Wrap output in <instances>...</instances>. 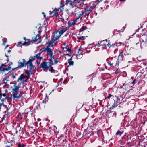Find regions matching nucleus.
<instances>
[{"instance_id":"nucleus-2","label":"nucleus","mask_w":147,"mask_h":147,"mask_svg":"<svg viewBox=\"0 0 147 147\" xmlns=\"http://www.w3.org/2000/svg\"><path fill=\"white\" fill-rule=\"evenodd\" d=\"M7 99V100L12 99L11 97H9V95L8 92L6 90L2 91H0V99L3 102L5 99Z\"/></svg>"},{"instance_id":"nucleus-54","label":"nucleus","mask_w":147,"mask_h":147,"mask_svg":"<svg viewBox=\"0 0 147 147\" xmlns=\"http://www.w3.org/2000/svg\"><path fill=\"white\" fill-rule=\"evenodd\" d=\"M22 42H19L17 43V46L18 47L21 46L22 45Z\"/></svg>"},{"instance_id":"nucleus-20","label":"nucleus","mask_w":147,"mask_h":147,"mask_svg":"<svg viewBox=\"0 0 147 147\" xmlns=\"http://www.w3.org/2000/svg\"><path fill=\"white\" fill-rule=\"evenodd\" d=\"M42 53V52L40 51V52L37 54H36L35 55V57L36 58V59H39V60H41L42 59H43V57H40V54Z\"/></svg>"},{"instance_id":"nucleus-49","label":"nucleus","mask_w":147,"mask_h":147,"mask_svg":"<svg viewBox=\"0 0 147 147\" xmlns=\"http://www.w3.org/2000/svg\"><path fill=\"white\" fill-rule=\"evenodd\" d=\"M108 64L111 67H113V62H111L110 61H109L108 62Z\"/></svg>"},{"instance_id":"nucleus-9","label":"nucleus","mask_w":147,"mask_h":147,"mask_svg":"<svg viewBox=\"0 0 147 147\" xmlns=\"http://www.w3.org/2000/svg\"><path fill=\"white\" fill-rule=\"evenodd\" d=\"M107 43V39L103 40L100 42H98L97 44H96L95 46H97V47H100L101 46L106 45V44Z\"/></svg>"},{"instance_id":"nucleus-28","label":"nucleus","mask_w":147,"mask_h":147,"mask_svg":"<svg viewBox=\"0 0 147 147\" xmlns=\"http://www.w3.org/2000/svg\"><path fill=\"white\" fill-rule=\"evenodd\" d=\"M4 67H6V65L4 64H2L1 66H0V72L3 73V70Z\"/></svg>"},{"instance_id":"nucleus-63","label":"nucleus","mask_w":147,"mask_h":147,"mask_svg":"<svg viewBox=\"0 0 147 147\" xmlns=\"http://www.w3.org/2000/svg\"><path fill=\"white\" fill-rule=\"evenodd\" d=\"M123 30H118L117 31V32H118L119 33L120 32H123Z\"/></svg>"},{"instance_id":"nucleus-3","label":"nucleus","mask_w":147,"mask_h":147,"mask_svg":"<svg viewBox=\"0 0 147 147\" xmlns=\"http://www.w3.org/2000/svg\"><path fill=\"white\" fill-rule=\"evenodd\" d=\"M13 140V138H12V135L9 136L8 141L6 142L5 141V143L6 144L5 147L15 146L16 143V142Z\"/></svg>"},{"instance_id":"nucleus-8","label":"nucleus","mask_w":147,"mask_h":147,"mask_svg":"<svg viewBox=\"0 0 147 147\" xmlns=\"http://www.w3.org/2000/svg\"><path fill=\"white\" fill-rule=\"evenodd\" d=\"M126 54L123 51L121 52L118 56V59H117V62L118 63H119V60L122 61L123 59V57H124V56H126Z\"/></svg>"},{"instance_id":"nucleus-64","label":"nucleus","mask_w":147,"mask_h":147,"mask_svg":"<svg viewBox=\"0 0 147 147\" xmlns=\"http://www.w3.org/2000/svg\"><path fill=\"white\" fill-rule=\"evenodd\" d=\"M46 99L45 100H44L42 101V103H46Z\"/></svg>"},{"instance_id":"nucleus-61","label":"nucleus","mask_w":147,"mask_h":147,"mask_svg":"<svg viewBox=\"0 0 147 147\" xmlns=\"http://www.w3.org/2000/svg\"><path fill=\"white\" fill-rule=\"evenodd\" d=\"M30 75H28V76L25 75V78H26L28 80L30 78Z\"/></svg>"},{"instance_id":"nucleus-57","label":"nucleus","mask_w":147,"mask_h":147,"mask_svg":"<svg viewBox=\"0 0 147 147\" xmlns=\"http://www.w3.org/2000/svg\"><path fill=\"white\" fill-rule=\"evenodd\" d=\"M5 67H4L3 70V72L5 71H8L9 70V68L7 67L5 68Z\"/></svg>"},{"instance_id":"nucleus-27","label":"nucleus","mask_w":147,"mask_h":147,"mask_svg":"<svg viewBox=\"0 0 147 147\" xmlns=\"http://www.w3.org/2000/svg\"><path fill=\"white\" fill-rule=\"evenodd\" d=\"M68 63L70 66H71L74 65V62L72 61V58L68 60Z\"/></svg>"},{"instance_id":"nucleus-58","label":"nucleus","mask_w":147,"mask_h":147,"mask_svg":"<svg viewBox=\"0 0 147 147\" xmlns=\"http://www.w3.org/2000/svg\"><path fill=\"white\" fill-rule=\"evenodd\" d=\"M50 47V46H49V45H47L46 46V47L45 48L46 49V51H47V50H48L49 49H51L49 48Z\"/></svg>"},{"instance_id":"nucleus-62","label":"nucleus","mask_w":147,"mask_h":147,"mask_svg":"<svg viewBox=\"0 0 147 147\" xmlns=\"http://www.w3.org/2000/svg\"><path fill=\"white\" fill-rule=\"evenodd\" d=\"M65 51L66 52L68 51L69 52H71V50L70 49L68 48V49H67V50H65Z\"/></svg>"},{"instance_id":"nucleus-30","label":"nucleus","mask_w":147,"mask_h":147,"mask_svg":"<svg viewBox=\"0 0 147 147\" xmlns=\"http://www.w3.org/2000/svg\"><path fill=\"white\" fill-rule=\"evenodd\" d=\"M83 17H84V16H83L82 14V11L80 12H79V14L78 15V16L76 19L77 20L79 19L80 18H81Z\"/></svg>"},{"instance_id":"nucleus-45","label":"nucleus","mask_w":147,"mask_h":147,"mask_svg":"<svg viewBox=\"0 0 147 147\" xmlns=\"http://www.w3.org/2000/svg\"><path fill=\"white\" fill-rule=\"evenodd\" d=\"M77 38L79 40H84L85 38V37L83 36H82L80 37H77Z\"/></svg>"},{"instance_id":"nucleus-15","label":"nucleus","mask_w":147,"mask_h":147,"mask_svg":"<svg viewBox=\"0 0 147 147\" xmlns=\"http://www.w3.org/2000/svg\"><path fill=\"white\" fill-rule=\"evenodd\" d=\"M77 20L76 19L74 20H71V21H69L68 22V25L69 28L72 25H74L75 24V22L77 21Z\"/></svg>"},{"instance_id":"nucleus-12","label":"nucleus","mask_w":147,"mask_h":147,"mask_svg":"<svg viewBox=\"0 0 147 147\" xmlns=\"http://www.w3.org/2000/svg\"><path fill=\"white\" fill-rule=\"evenodd\" d=\"M36 59V58L35 56L34 57H31L30 59L28 61H27L29 65V66H34L32 65V62L33 61L35 60Z\"/></svg>"},{"instance_id":"nucleus-42","label":"nucleus","mask_w":147,"mask_h":147,"mask_svg":"<svg viewBox=\"0 0 147 147\" xmlns=\"http://www.w3.org/2000/svg\"><path fill=\"white\" fill-rule=\"evenodd\" d=\"M118 105L114 103L112 105V106L110 107V109H113L115 107H116Z\"/></svg>"},{"instance_id":"nucleus-41","label":"nucleus","mask_w":147,"mask_h":147,"mask_svg":"<svg viewBox=\"0 0 147 147\" xmlns=\"http://www.w3.org/2000/svg\"><path fill=\"white\" fill-rule=\"evenodd\" d=\"M111 110H112V109H110V107L109 109L106 112V114L108 115L110 113H111Z\"/></svg>"},{"instance_id":"nucleus-38","label":"nucleus","mask_w":147,"mask_h":147,"mask_svg":"<svg viewBox=\"0 0 147 147\" xmlns=\"http://www.w3.org/2000/svg\"><path fill=\"white\" fill-rule=\"evenodd\" d=\"M12 104L10 103L8 106L9 108L7 109V111L8 112H11V111L10 110Z\"/></svg>"},{"instance_id":"nucleus-7","label":"nucleus","mask_w":147,"mask_h":147,"mask_svg":"<svg viewBox=\"0 0 147 147\" xmlns=\"http://www.w3.org/2000/svg\"><path fill=\"white\" fill-rule=\"evenodd\" d=\"M59 9L55 8L52 11H49V14L50 15H51L52 16H55L57 17L59 16L58 14Z\"/></svg>"},{"instance_id":"nucleus-23","label":"nucleus","mask_w":147,"mask_h":147,"mask_svg":"<svg viewBox=\"0 0 147 147\" xmlns=\"http://www.w3.org/2000/svg\"><path fill=\"white\" fill-rule=\"evenodd\" d=\"M92 10V8L91 7H88L85 9V11H86V13H89V14Z\"/></svg>"},{"instance_id":"nucleus-21","label":"nucleus","mask_w":147,"mask_h":147,"mask_svg":"<svg viewBox=\"0 0 147 147\" xmlns=\"http://www.w3.org/2000/svg\"><path fill=\"white\" fill-rule=\"evenodd\" d=\"M64 2V0H61L60 3V6L59 9L60 10V11H61L62 10L64 9L63 7L64 6V5L63 4Z\"/></svg>"},{"instance_id":"nucleus-55","label":"nucleus","mask_w":147,"mask_h":147,"mask_svg":"<svg viewBox=\"0 0 147 147\" xmlns=\"http://www.w3.org/2000/svg\"><path fill=\"white\" fill-rule=\"evenodd\" d=\"M53 44V42H52L51 40L49 41L47 43V45H49V46H50L51 45Z\"/></svg>"},{"instance_id":"nucleus-47","label":"nucleus","mask_w":147,"mask_h":147,"mask_svg":"<svg viewBox=\"0 0 147 147\" xmlns=\"http://www.w3.org/2000/svg\"><path fill=\"white\" fill-rule=\"evenodd\" d=\"M138 81L136 79H135L133 81L131 82V83L133 84V85L135 84H136Z\"/></svg>"},{"instance_id":"nucleus-34","label":"nucleus","mask_w":147,"mask_h":147,"mask_svg":"<svg viewBox=\"0 0 147 147\" xmlns=\"http://www.w3.org/2000/svg\"><path fill=\"white\" fill-rule=\"evenodd\" d=\"M124 131L121 130V131H119L118 130L116 133V135H118V136H121L123 133Z\"/></svg>"},{"instance_id":"nucleus-26","label":"nucleus","mask_w":147,"mask_h":147,"mask_svg":"<svg viewBox=\"0 0 147 147\" xmlns=\"http://www.w3.org/2000/svg\"><path fill=\"white\" fill-rule=\"evenodd\" d=\"M24 78H25V75L23 74H21L20 76L18 78V81L19 80L22 81L23 79H24Z\"/></svg>"},{"instance_id":"nucleus-14","label":"nucleus","mask_w":147,"mask_h":147,"mask_svg":"<svg viewBox=\"0 0 147 147\" xmlns=\"http://www.w3.org/2000/svg\"><path fill=\"white\" fill-rule=\"evenodd\" d=\"M140 39L142 40L143 42H146L147 41V35L144 34L142 35L140 37Z\"/></svg>"},{"instance_id":"nucleus-39","label":"nucleus","mask_w":147,"mask_h":147,"mask_svg":"<svg viewBox=\"0 0 147 147\" xmlns=\"http://www.w3.org/2000/svg\"><path fill=\"white\" fill-rule=\"evenodd\" d=\"M55 35V34H54ZM55 38L56 40H57L59 38V37H60L61 35H60V34H59L58 35L55 34Z\"/></svg>"},{"instance_id":"nucleus-52","label":"nucleus","mask_w":147,"mask_h":147,"mask_svg":"<svg viewBox=\"0 0 147 147\" xmlns=\"http://www.w3.org/2000/svg\"><path fill=\"white\" fill-rule=\"evenodd\" d=\"M123 138H125V140H126L127 141H128V140L129 138H128V136H126L125 135H124V136L123 137Z\"/></svg>"},{"instance_id":"nucleus-33","label":"nucleus","mask_w":147,"mask_h":147,"mask_svg":"<svg viewBox=\"0 0 147 147\" xmlns=\"http://www.w3.org/2000/svg\"><path fill=\"white\" fill-rule=\"evenodd\" d=\"M82 14L83 16L84 17H86V16H88L89 15V13H86L85 11H82Z\"/></svg>"},{"instance_id":"nucleus-59","label":"nucleus","mask_w":147,"mask_h":147,"mask_svg":"<svg viewBox=\"0 0 147 147\" xmlns=\"http://www.w3.org/2000/svg\"><path fill=\"white\" fill-rule=\"evenodd\" d=\"M100 1L99 0H96L95 1V4L96 5V4H98Z\"/></svg>"},{"instance_id":"nucleus-40","label":"nucleus","mask_w":147,"mask_h":147,"mask_svg":"<svg viewBox=\"0 0 147 147\" xmlns=\"http://www.w3.org/2000/svg\"><path fill=\"white\" fill-rule=\"evenodd\" d=\"M7 39L5 38H4L2 39L3 41V45H5V43L7 42Z\"/></svg>"},{"instance_id":"nucleus-46","label":"nucleus","mask_w":147,"mask_h":147,"mask_svg":"<svg viewBox=\"0 0 147 147\" xmlns=\"http://www.w3.org/2000/svg\"><path fill=\"white\" fill-rule=\"evenodd\" d=\"M121 45V42H118V40H117L116 42V45L117 46H119Z\"/></svg>"},{"instance_id":"nucleus-25","label":"nucleus","mask_w":147,"mask_h":147,"mask_svg":"<svg viewBox=\"0 0 147 147\" xmlns=\"http://www.w3.org/2000/svg\"><path fill=\"white\" fill-rule=\"evenodd\" d=\"M16 144L15 146H17L18 147H25V145L22 144L20 142L18 143L17 142H16Z\"/></svg>"},{"instance_id":"nucleus-11","label":"nucleus","mask_w":147,"mask_h":147,"mask_svg":"<svg viewBox=\"0 0 147 147\" xmlns=\"http://www.w3.org/2000/svg\"><path fill=\"white\" fill-rule=\"evenodd\" d=\"M29 67V70L24 69V71L27 75H30L32 74V69L34 68V66H28Z\"/></svg>"},{"instance_id":"nucleus-22","label":"nucleus","mask_w":147,"mask_h":147,"mask_svg":"<svg viewBox=\"0 0 147 147\" xmlns=\"http://www.w3.org/2000/svg\"><path fill=\"white\" fill-rule=\"evenodd\" d=\"M13 95V99H18V92H15L12 93Z\"/></svg>"},{"instance_id":"nucleus-36","label":"nucleus","mask_w":147,"mask_h":147,"mask_svg":"<svg viewBox=\"0 0 147 147\" xmlns=\"http://www.w3.org/2000/svg\"><path fill=\"white\" fill-rule=\"evenodd\" d=\"M90 133V131H89L87 129H86L84 131V134H85V136L88 135H89V134Z\"/></svg>"},{"instance_id":"nucleus-50","label":"nucleus","mask_w":147,"mask_h":147,"mask_svg":"<svg viewBox=\"0 0 147 147\" xmlns=\"http://www.w3.org/2000/svg\"><path fill=\"white\" fill-rule=\"evenodd\" d=\"M46 50V49L45 47H43L42 48V49H40V51L42 52H42H45Z\"/></svg>"},{"instance_id":"nucleus-48","label":"nucleus","mask_w":147,"mask_h":147,"mask_svg":"<svg viewBox=\"0 0 147 147\" xmlns=\"http://www.w3.org/2000/svg\"><path fill=\"white\" fill-rule=\"evenodd\" d=\"M107 42H108V43L106 44V45H107L108 47H109V48H110L111 47L112 45H111L110 42L109 41H108Z\"/></svg>"},{"instance_id":"nucleus-53","label":"nucleus","mask_w":147,"mask_h":147,"mask_svg":"<svg viewBox=\"0 0 147 147\" xmlns=\"http://www.w3.org/2000/svg\"><path fill=\"white\" fill-rule=\"evenodd\" d=\"M51 42L53 43L56 40L55 38V36H54L53 38H52L51 40Z\"/></svg>"},{"instance_id":"nucleus-17","label":"nucleus","mask_w":147,"mask_h":147,"mask_svg":"<svg viewBox=\"0 0 147 147\" xmlns=\"http://www.w3.org/2000/svg\"><path fill=\"white\" fill-rule=\"evenodd\" d=\"M40 37L39 36L38 34L36 35L35 36L32 37V43H33L34 42L36 41L38 39L40 38Z\"/></svg>"},{"instance_id":"nucleus-19","label":"nucleus","mask_w":147,"mask_h":147,"mask_svg":"<svg viewBox=\"0 0 147 147\" xmlns=\"http://www.w3.org/2000/svg\"><path fill=\"white\" fill-rule=\"evenodd\" d=\"M66 3L67 5L68 4H69L71 6H73L75 5L74 2L72 1L71 0H66Z\"/></svg>"},{"instance_id":"nucleus-24","label":"nucleus","mask_w":147,"mask_h":147,"mask_svg":"<svg viewBox=\"0 0 147 147\" xmlns=\"http://www.w3.org/2000/svg\"><path fill=\"white\" fill-rule=\"evenodd\" d=\"M111 62H113V67H118L119 65V63H118L117 62V59L116 61L115 59L114 61H112Z\"/></svg>"},{"instance_id":"nucleus-32","label":"nucleus","mask_w":147,"mask_h":147,"mask_svg":"<svg viewBox=\"0 0 147 147\" xmlns=\"http://www.w3.org/2000/svg\"><path fill=\"white\" fill-rule=\"evenodd\" d=\"M3 84H4V86H6L9 85V84L7 83V81H9L8 80L5 79V80H3Z\"/></svg>"},{"instance_id":"nucleus-13","label":"nucleus","mask_w":147,"mask_h":147,"mask_svg":"<svg viewBox=\"0 0 147 147\" xmlns=\"http://www.w3.org/2000/svg\"><path fill=\"white\" fill-rule=\"evenodd\" d=\"M19 89V87L16 84L13 85V88L11 90V92H18Z\"/></svg>"},{"instance_id":"nucleus-18","label":"nucleus","mask_w":147,"mask_h":147,"mask_svg":"<svg viewBox=\"0 0 147 147\" xmlns=\"http://www.w3.org/2000/svg\"><path fill=\"white\" fill-rule=\"evenodd\" d=\"M47 51V55H49L50 57H54L53 55V50L51 49H49Z\"/></svg>"},{"instance_id":"nucleus-5","label":"nucleus","mask_w":147,"mask_h":147,"mask_svg":"<svg viewBox=\"0 0 147 147\" xmlns=\"http://www.w3.org/2000/svg\"><path fill=\"white\" fill-rule=\"evenodd\" d=\"M111 97L114 100V103L116 104L117 105H119L120 104L121 102L119 99L118 97L117 96H114L109 93L108 96L107 98L105 97V99H110V98Z\"/></svg>"},{"instance_id":"nucleus-43","label":"nucleus","mask_w":147,"mask_h":147,"mask_svg":"<svg viewBox=\"0 0 147 147\" xmlns=\"http://www.w3.org/2000/svg\"><path fill=\"white\" fill-rule=\"evenodd\" d=\"M24 113H22V114H20V113L18 115V118L19 119H21L22 117V115H24Z\"/></svg>"},{"instance_id":"nucleus-29","label":"nucleus","mask_w":147,"mask_h":147,"mask_svg":"<svg viewBox=\"0 0 147 147\" xmlns=\"http://www.w3.org/2000/svg\"><path fill=\"white\" fill-rule=\"evenodd\" d=\"M87 29V27L86 26H83L79 30V32H81L84 31Z\"/></svg>"},{"instance_id":"nucleus-51","label":"nucleus","mask_w":147,"mask_h":147,"mask_svg":"<svg viewBox=\"0 0 147 147\" xmlns=\"http://www.w3.org/2000/svg\"><path fill=\"white\" fill-rule=\"evenodd\" d=\"M125 141L124 140H123H123L121 142V144L122 145H124L125 144Z\"/></svg>"},{"instance_id":"nucleus-56","label":"nucleus","mask_w":147,"mask_h":147,"mask_svg":"<svg viewBox=\"0 0 147 147\" xmlns=\"http://www.w3.org/2000/svg\"><path fill=\"white\" fill-rule=\"evenodd\" d=\"M80 0H74V2L75 5L76 4V3H78L80 2Z\"/></svg>"},{"instance_id":"nucleus-44","label":"nucleus","mask_w":147,"mask_h":147,"mask_svg":"<svg viewBox=\"0 0 147 147\" xmlns=\"http://www.w3.org/2000/svg\"><path fill=\"white\" fill-rule=\"evenodd\" d=\"M24 94L23 92H20V94L18 95V99H20V98L22 97V95Z\"/></svg>"},{"instance_id":"nucleus-60","label":"nucleus","mask_w":147,"mask_h":147,"mask_svg":"<svg viewBox=\"0 0 147 147\" xmlns=\"http://www.w3.org/2000/svg\"><path fill=\"white\" fill-rule=\"evenodd\" d=\"M7 114L6 115H7L8 117L9 115L11 114L12 112H8V111H7Z\"/></svg>"},{"instance_id":"nucleus-31","label":"nucleus","mask_w":147,"mask_h":147,"mask_svg":"<svg viewBox=\"0 0 147 147\" xmlns=\"http://www.w3.org/2000/svg\"><path fill=\"white\" fill-rule=\"evenodd\" d=\"M7 115H4L3 117L2 118V120L0 121V122L1 123L2 122V121H3V120L5 121V120L7 118Z\"/></svg>"},{"instance_id":"nucleus-1","label":"nucleus","mask_w":147,"mask_h":147,"mask_svg":"<svg viewBox=\"0 0 147 147\" xmlns=\"http://www.w3.org/2000/svg\"><path fill=\"white\" fill-rule=\"evenodd\" d=\"M59 59H55L53 57H50L49 59H47V62L44 61L41 63L40 65V67L45 66V65L48 66H53L54 65L57 64L59 62Z\"/></svg>"},{"instance_id":"nucleus-37","label":"nucleus","mask_w":147,"mask_h":147,"mask_svg":"<svg viewBox=\"0 0 147 147\" xmlns=\"http://www.w3.org/2000/svg\"><path fill=\"white\" fill-rule=\"evenodd\" d=\"M140 40L139 39L138 40V42H135V43H136V47L140 46L142 48L141 45H140Z\"/></svg>"},{"instance_id":"nucleus-4","label":"nucleus","mask_w":147,"mask_h":147,"mask_svg":"<svg viewBox=\"0 0 147 147\" xmlns=\"http://www.w3.org/2000/svg\"><path fill=\"white\" fill-rule=\"evenodd\" d=\"M22 60L23 61V62H18V66L17 67L14 68H12V70H18L20 68H21L24 67V66H26V65H27V68L28 67L29 65L27 62V61H25V59H23Z\"/></svg>"},{"instance_id":"nucleus-6","label":"nucleus","mask_w":147,"mask_h":147,"mask_svg":"<svg viewBox=\"0 0 147 147\" xmlns=\"http://www.w3.org/2000/svg\"><path fill=\"white\" fill-rule=\"evenodd\" d=\"M40 68H42L44 71L46 70H48L49 69V71L51 73H55V72H57V71L55 70L52 66H48L45 65V66L40 67Z\"/></svg>"},{"instance_id":"nucleus-10","label":"nucleus","mask_w":147,"mask_h":147,"mask_svg":"<svg viewBox=\"0 0 147 147\" xmlns=\"http://www.w3.org/2000/svg\"><path fill=\"white\" fill-rule=\"evenodd\" d=\"M67 29H68L67 28H63L60 31H59L58 30L55 31L54 32V34H57L59 33L60 34V35L61 36L66 31Z\"/></svg>"},{"instance_id":"nucleus-35","label":"nucleus","mask_w":147,"mask_h":147,"mask_svg":"<svg viewBox=\"0 0 147 147\" xmlns=\"http://www.w3.org/2000/svg\"><path fill=\"white\" fill-rule=\"evenodd\" d=\"M97 134L98 135V136L99 137L100 136H101V135L102 134V132L101 130H98L97 131Z\"/></svg>"},{"instance_id":"nucleus-16","label":"nucleus","mask_w":147,"mask_h":147,"mask_svg":"<svg viewBox=\"0 0 147 147\" xmlns=\"http://www.w3.org/2000/svg\"><path fill=\"white\" fill-rule=\"evenodd\" d=\"M32 43V40L30 39H27L26 41H25L22 43V45H25L26 46H28L30 44V43Z\"/></svg>"}]
</instances>
